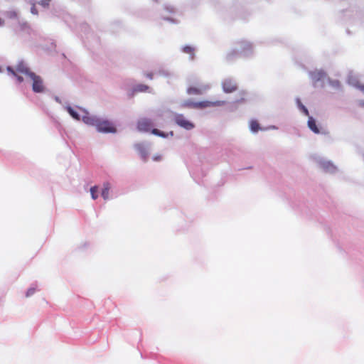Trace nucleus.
Instances as JSON below:
<instances>
[{
	"mask_svg": "<svg viewBox=\"0 0 364 364\" xmlns=\"http://www.w3.org/2000/svg\"><path fill=\"white\" fill-rule=\"evenodd\" d=\"M301 107L304 110V112H305L306 114H309L307 109L304 105H301Z\"/></svg>",
	"mask_w": 364,
	"mask_h": 364,
	"instance_id": "24",
	"label": "nucleus"
},
{
	"mask_svg": "<svg viewBox=\"0 0 364 364\" xmlns=\"http://www.w3.org/2000/svg\"><path fill=\"white\" fill-rule=\"evenodd\" d=\"M223 91L231 93L237 89V83L232 79H225L222 83Z\"/></svg>",
	"mask_w": 364,
	"mask_h": 364,
	"instance_id": "6",
	"label": "nucleus"
},
{
	"mask_svg": "<svg viewBox=\"0 0 364 364\" xmlns=\"http://www.w3.org/2000/svg\"><path fill=\"white\" fill-rule=\"evenodd\" d=\"M96 128L100 132L114 133L116 132V128L110 122L100 119H99L97 123Z\"/></svg>",
	"mask_w": 364,
	"mask_h": 364,
	"instance_id": "4",
	"label": "nucleus"
},
{
	"mask_svg": "<svg viewBox=\"0 0 364 364\" xmlns=\"http://www.w3.org/2000/svg\"><path fill=\"white\" fill-rule=\"evenodd\" d=\"M360 89L364 92V85L360 87Z\"/></svg>",
	"mask_w": 364,
	"mask_h": 364,
	"instance_id": "27",
	"label": "nucleus"
},
{
	"mask_svg": "<svg viewBox=\"0 0 364 364\" xmlns=\"http://www.w3.org/2000/svg\"><path fill=\"white\" fill-rule=\"evenodd\" d=\"M110 188V184L109 183H104L103 189L102 191V196L105 200H107L109 198Z\"/></svg>",
	"mask_w": 364,
	"mask_h": 364,
	"instance_id": "10",
	"label": "nucleus"
},
{
	"mask_svg": "<svg viewBox=\"0 0 364 364\" xmlns=\"http://www.w3.org/2000/svg\"><path fill=\"white\" fill-rule=\"evenodd\" d=\"M312 75H313L314 78H316L317 80H319L323 79L326 76V74L323 72L319 71V72L314 73L312 74Z\"/></svg>",
	"mask_w": 364,
	"mask_h": 364,
	"instance_id": "18",
	"label": "nucleus"
},
{
	"mask_svg": "<svg viewBox=\"0 0 364 364\" xmlns=\"http://www.w3.org/2000/svg\"><path fill=\"white\" fill-rule=\"evenodd\" d=\"M250 129L252 132H257L260 129V127L257 121L252 120L250 124Z\"/></svg>",
	"mask_w": 364,
	"mask_h": 364,
	"instance_id": "12",
	"label": "nucleus"
},
{
	"mask_svg": "<svg viewBox=\"0 0 364 364\" xmlns=\"http://www.w3.org/2000/svg\"><path fill=\"white\" fill-rule=\"evenodd\" d=\"M187 92L189 95H200L202 94V90L198 87H191L188 89Z\"/></svg>",
	"mask_w": 364,
	"mask_h": 364,
	"instance_id": "11",
	"label": "nucleus"
},
{
	"mask_svg": "<svg viewBox=\"0 0 364 364\" xmlns=\"http://www.w3.org/2000/svg\"><path fill=\"white\" fill-rule=\"evenodd\" d=\"M30 79L32 80V90L34 92L40 93L45 91V86L43 79L34 73L30 74Z\"/></svg>",
	"mask_w": 364,
	"mask_h": 364,
	"instance_id": "3",
	"label": "nucleus"
},
{
	"mask_svg": "<svg viewBox=\"0 0 364 364\" xmlns=\"http://www.w3.org/2000/svg\"><path fill=\"white\" fill-rule=\"evenodd\" d=\"M144 75H145L146 77H148V78H149V79H151H151H153L154 74H153V73H151V72H149V73H144Z\"/></svg>",
	"mask_w": 364,
	"mask_h": 364,
	"instance_id": "22",
	"label": "nucleus"
},
{
	"mask_svg": "<svg viewBox=\"0 0 364 364\" xmlns=\"http://www.w3.org/2000/svg\"><path fill=\"white\" fill-rule=\"evenodd\" d=\"M7 70H8V71H9V72H10L12 75H14V76H16V77H17V80H18V81L19 82H23V78L21 75H19L18 74V73H16L15 70H14L11 68L8 67Z\"/></svg>",
	"mask_w": 364,
	"mask_h": 364,
	"instance_id": "15",
	"label": "nucleus"
},
{
	"mask_svg": "<svg viewBox=\"0 0 364 364\" xmlns=\"http://www.w3.org/2000/svg\"><path fill=\"white\" fill-rule=\"evenodd\" d=\"M50 0H41L38 4L42 5L43 6H48Z\"/></svg>",
	"mask_w": 364,
	"mask_h": 364,
	"instance_id": "20",
	"label": "nucleus"
},
{
	"mask_svg": "<svg viewBox=\"0 0 364 364\" xmlns=\"http://www.w3.org/2000/svg\"><path fill=\"white\" fill-rule=\"evenodd\" d=\"M175 122L178 126L187 130L192 129L194 127V124L187 120L183 114H177L175 117Z\"/></svg>",
	"mask_w": 364,
	"mask_h": 364,
	"instance_id": "5",
	"label": "nucleus"
},
{
	"mask_svg": "<svg viewBox=\"0 0 364 364\" xmlns=\"http://www.w3.org/2000/svg\"><path fill=\"white\" fill-rule=\"evenodd\" d=\"M149 86H147L146 85L140 84V85H136L134 87V91L135 92H146L149 90Z\"/></svg>",
	"mask_w": 364,
	"mask_h": 364,
	"instance_id": "13",
	"label": "nucleus"
},
{
	"mask_svg": "<svg viewBox=\"0 0 364 364\" xmlns=\"http://www.w3.org/2000/svg\"><path fill=\"white\" fill-rule=\"evenodd\" d=\"M82 120L87 124L92 125L96 127L99 119L94 117L85 116L83 117Z\"/></svg>",
	"mask_w": 364,
	"mask_h": 364,
	"instance_id": "8",
	"label": "nucleus"
},
{
	"mask_svg": "<svg viewBox=\"0 0 364 364\" xmlns=\"http://www.w3.org/2000/svg\"><path fill=\"white\" fill-rule=\"evenodd\" d=\"M16 72L18 73L24 74L28 77H30L31 73H33V72H31L28 68H27V66L23 63H21L17 65Z\"/></svg>",
	"mask_w": 364,
	"mask_h": 364,
	"instance_id": "7",
	"label": "nucleus"
},
{
	"mask_svg": "<svg viewBox=\"0 0 364 364\" xmlns=\"http://www.w3.org/2000/svg\"><path fill=\"white\" fill-rule=\"evenodd\" d=\"M225 105L224 101H216V102H210V101H204L200 102H193L191 101H187L184 103V106L191 108H204L207 107L211 106H221Z\"/></svg>",
	"mask_w": 364,
	"mask_h": 364,
	"instance_id": "2",
	"label": "nucleus"
},
{
	"mask_svg": "<svg viewBox=\"0 0 364 364\" xmlns=\"http://www.w3.org/2000/svg\"><path fill=\"white\" fill-rule=\"evenodd\" d=\"M35 292V289L34 288H31L29 289H28L27 292H26V296L28 297L30 296H31L32 294H33Z\"/></svg>",
	"mask_w": 364,
	"mask_h": 364,
	"instance_id": "21",
	"label": "nucleus"
},
{
	"mask_svg": "<svg viewBox=\"0 0 364 364\" xmlns=\"http://www.w3.org/2000/svg\"><path fill=\"white\" fill-rule=\"evenodd\" d=\"M161 156H155V157L154 158V161H159V160H161Z\"/></svg>",
	"mask_w": 364,
	"mask_h": 364,
	"instance_id": "25",
	"label": "nucleus"
},
{
	"mask_svg": "<svg viewBox=\"0 0 364 364\" xmlns=\"http://www.w3.org/2000/svg\"><path fill=\"white\" fill-rule=\"evenodd\" d=\"M97 191H98V187L97 186H92L90 188V193H91L92 198L93 200H95L98 198Z\"/></svg>",
	"mask_w": 364,
	"mask_h": 364,
	"instance_id": "14",
	"label": "nucleus"
},
{
	"mask_svg": "<svg viewBox=\"0 0 364 364\" xmlns=\"http://www.w3.org/2000/svg\"><path fill=\"white\" fill-rule=\"evenodd\" d=\"M4 24V21L1 18H0V26H3Z\"/></svg>",
	"mask_w": 364,
	"mask_h": 364,
	"instance_id": "26",
	"label": "nucleus"
},
{
	"mask_svg": "<svg viewBox=\"0 0 364 364\" xmlns=\"http://www.w3.org/2000/svg\"><path fill=\"white\" fill-rule=\"evenodd\" d=\"M153 122L151 119L147 118H143L138 121L137 123V128L139 131L141 132H149L151 131V133L154 135L161 136V137H166L167 134H166L164 132H161L160 130L157 129H151L153 127Z\"/></svg>",
	"mask_w": 364,
	"mask_h": 364,
	"instance_id": "1",
	"label": "nucleus"
},
{
	"mask_svg": "<svg viewBox=\"0 0 364 364\" xmlns=\"http://www.w3.org/2000/svg\"><path fill=\"white\" fill-rule=\"evenodd\" d=\"M308 126L309 129L316 134L319 133V129L316 125V121L313 117H309L308 120Z\"/></svg>",
	"mask_w": 364,
	"mask_h": 364,
	"instance_id": "9",
	"label": "nucleus"
},
{
	"mask_svg": "<svg viewBox=\"0 0 364 364\" xmlns=\"http://www.w3.org/2000/svg\"><path fill=\"white\" fill-rule=\"evenodd\" d=\"M68 112H69V114L75 119L77 120H79L80 119V116L79 114L77 113V112H75L72 107H69L68 108Z\"/></svg>",
	"mask_w": 364,
	"mask_h": 364,
	"instance_id": "16",
	"label": "nucleus"
},
{
	"mask_svg": "<svg viewBox=\"0 0 364 364\" xmlns=\"http://www.w3.org/2000/svg\"><path fill=\"white\" fill-rule=\"evenodd\" d=\"M6 16L10 18H15L17 17V13L14 11L6 12Z\"/></svg>",
	"mask_w": 364,
	"mask_h": 364,
	"instance_id": "19",
	"label": "nucleus"
},
{
	"mask_svg": "<svg viewBox=\"0 0 364 364\" xmlns=\"http://www.w3.org/2000/svg\"><path fill=\"white\" fill-rule=\"evenodd\" d=\"M183 50L184 53L189 54L191 56V58H193L194 49L192 47L185 46V47H183Z\"/></svg>",
	"mask_w": 364,
	"mask_h": 364,
	"instance_id": "17",
	"label": "nucleus"
},
{
	"mask_svg": "<svg viewBox=\"0 0 364 364\" xmlns=\"http://www.w3.org/2000/svg\"><path fill=\"white\" fill-rule=\"evenodd\" d=\"M31 13L33 14H37L38 11L35 6H33L31 8Z\"/></svg>",
	"mask_w": 364,
	"mask_h": 364,
	"instance_id": "23",
	"label": "nucleus"
}]
</instances>
